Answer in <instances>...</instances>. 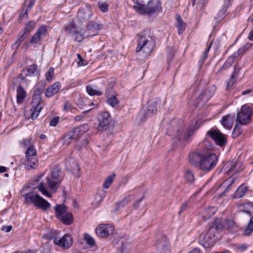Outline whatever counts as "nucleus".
Here are the masks:
<instances>
[{"mask_svg": "<svg viewBox=\"0 0 253 253\" xmlns=\"http://www.w3.org/2000/svg\"><path fill=\"white\" fill-rule=\"evenodd\" d=\"M54 75V68L53 67H50L45 73V78L46 81L51 82Z\"/></svg>", "mask_w": 253, "mask_h": 253, "instance_id": "nucleus-52", "label": "nucleus"}, {"mask_svg": "<svg viewBox=\"0 0 253 253\" xmlns=\"http://www.w3.org/2000/svg\"><path fill=\"white\" fill-rule=\"evenodd\" d=\"M226 8L225 7H223L219 10L216 16L214 17V18L217 22H220L221 20L225 18L226 16Z\"/></svg>", "mask_w": 253, "mask_h": 253, "instance_id": "nucleus-42", "label": "nucleus"}, {"mask_svg": "<svg viewBox=\"0 0 253 253\" xmlns=\"http://www.w3.org/2000/svg\"><path fill=\"white\" fill-rule=\"evenodd\" d=\"M59 117H54L50 121V125L51 126H55L59 122Z\"/></svg>", "mask_w": 253, "mask_h": 253, "instance_id": "nucleus-60", "label": "nucleus"}, {"mask_svg": "<svg viewBox=\"0 0 253 253\" xmlns=\"http://www.w3.org/2000/svg\"><path fill=\"white\" fill-rule=\"evenodd\" d=\"M85 129V128H84V131H82L80 133V137H81L82 138V142L81 146H80L79 144H77V145H76V147L79 149H81L83 147H85L87 145V144L90 140L89 137L87 135H86V136H84V137L82 136L83 133L84 132Z\"/></svg>", "mask_w": 253, "mask_h": 253, "instance_id": "nucleus-41", "label": "nucleus"}, {"mask_svg": "<svg viewBox=\"0 0 253 253\" xmlns=\"http://www.w3.org/2000/svg\"><path fill=\"white\" fill-rule=\"evenodd\" d=\"M241 68L238 63L236 64L234 66V71L231 76L229 81L227 83V89H229L232 86L236 83L238 75L239 74Z\"/></svg>", "mask_w": 253, "mask_h": 253, "instance_id": "nucleus-24", "label": "nucleus"}, {"mask_svg": "<svg viewBox=\"0 0 253 253\" xmlns=\"http://www.w3.org/2000/svg\"><path fill=\"white\" fill-rule=\"evenodd\" d=\"M63 110L66 112L71 111L74 113L77 109L74 107L70 102H66L64 103Z\"/></svg>", "mask_w": 253, "mask_h": 253, "instance_id": "nucleus-51", "label": "nucleus"}, {"mask_svg": "<svg viewBox=\"0 0 253 253\" xmlns=\"http://www.w3.org/2000/svg\"><path fill=\"white\" fill-rule=\"evenodd\" d=\"M211 44H212V42H211L209 46L206 49L204 52L203 53V54L202 55V57L203 61L207 58L208 54L209 51L211 48Z\"/></svg>", "mask_w": 253, "mask_h": 253, "instance_id": "nucleus-58", "label": "nucleus"}, {"mask_svg": "<svg viewBox=\"0 0 253 253\" xmlns=\"http://www.w3.org/2000/svg\"><path fill=\"white\" fill-rule=\"evenodd\" d=\"M234 178L231 176L223 182L222 185L223 187H226L225 191L227 190L229 187L234 183Z\"/></svg>", "mask_w": 253, "mask_h": 253, "instance_id": "nucleus-47", "label": "nucleus"}, {"mask_svg": "<svg viewBox=\"0 0 253 253\" xmlns=\"http://www.w3.org/2000/svg\"><path fill=\"white\" fill-rule=\"evenodd\" d=\"M36 26V23L34 21L29 22L26 26L24 29V32L29 33L33 31Z\"/></svg>", "mask_w": 253, "mask_h": 253, "instance_id": "nucleus-50", "label": "nucleus"}, {"mask_svg": "<svg viewBox=\"0 0 253 253\" xmlns=\"http://www.w3.org/2000/svg\"><path fill=\"white\" fill-rule=\"evenodd\" d=\"M46 178L48 187L50 189L55 190L58 188L62 180V177L59 175H50Z\"/></svg>", "mask_w": 253, "mask_h": 253, "instance_id": "nucleus-19", "label": "nucleus"}, {"mask_svg": "<svg viewBox=\"0 0 253 253\" xmlns=\"http://www.w3.org/2000/svg\"><path fill=\"white\" fill-rule=\"evenodd\" d=\"M72 28L69 27L66 28V31L70 34H72V36L74 40L78 42H81L84 39L83 35L77 31H74L75 24H72Z\"/></svg>", "mask_w": 253, "mask_h": 253, "instance_id": "nucleus-26", "label": "nucleus"}, {"mask_svg": "<svg viewBox=\"0 0 253 253\" xmlns=\"http://www.w3.org/2000/svg\"><path fill=\"white\" fill-rule=\"evenodd\" d=\"M114 228L109 224H101L95 230L96 235L100 238H107L113 233Z\"/></svg>", "mask_w": 253, "mask_h": 253, "instance_id": "nucleus-13", "label": "nucleus"}, {"mask_svg": "<svg viewBox=\"0 0 253 253\" xmlns=\"http://www.w3.org/2000/svg\"><path fill=\"white\" fill-rule=\"evenodd\" d=\"M35 2V0H25L24 4L25 6H27V9L30 10L34 5Z\"/></svg>", "mask_w": 253, "mask_h": 253, "instance_id": "nucleus-57", "label": "nucleus"}, {"mask_svg": "<svg viewBox=\"0 0 253 253\" xmlns=\"http://www.w3.org/2000/svg\"><path fill=\"white\" fill-rule=\"evenodd\" d=\"M84 239L90 246L92 247L95 245L94 239L87 233L84 234Z\"/></svg>", "mask_w": 253, "mask_h": 253, "instance_id": "nucleus-46", "label": "nucleus"}, {"mask_svg": "<svg viewBox=\"0 0 253 253\" xmlns=\"http://www.w3.org/2000/svg\"><path fill=\"white\" fill-rule=\"evenodd\" d=\"M93 15V12L91 6L85 5L78 10L77 17L80 22L83 23L90 19Z\"/></svg>", "mask_w": 253, "mask_h": 253, "instance_id": "nucleus-11", "label": "nucleus"}, {"mask_svg": "<svg viewBox=\"0 0 253 253\" xmlns=\"http://www.w3.org/2000/svg\"><path fill=\"white\" fill-rule=\"evenodd\" d=\"M193 133L194 130L192 128L189 129L184 135H182L181 131L177 130V132L173 135V136L175 138H177L180 140L183 139L185 140H187L189 137L193 134Z\"/></svg>", "mask_w": 253, "mask_h": 253, "instance_id": "nucleus-30", "label": "nucleus"}, {"mask_svg": "<svg viewBox=\"0 0 253 253\" xmlns=\"http://www.w3.org/2000/svg\"><path fill=\"white\" fill-rule=\"evenodd\" d=\"M38 75L37 71V66L33 64L27 68L23 69L20 75V78L22 80H24L26 84L35 80Z\"/></svg>", "mask_w": 253, "mask_h": 253, "instance_id": "nucleus-8", "label": "nucleus"}, {"mask_svg": "<svg viewBox=\"0 0 253 253\" xmlns=\"http://www.w3.org/2000/svg\"><path fill=\"white\" fill-rule=\"evenodd\" d=\"M252 114V110L250 106L243 105L237 114L236 123L242 125L248 124L251 120Z\"/></svg>", "mask_w": 253, "mask_h": 253, "instance_id": "nucleus-6", "label": "nucleus"}, {"mask_svg": "<svg viewBox=\"0 0 253 253\" xmlns=\"http://www.w3.org/2000/svg\"><path fill=\"white\" fill-rule=\"evenodd\" d=\"M26 203H33L38 208L46 211L50 207V204L35 192H29L24 195Z\"/></svg>", "mask_w": 253, "mask_h": 253, "instance_id": "nucleus-3", "label": "nucleus"}, {"mask_svg": "<svg viewBox=\"0 0 253 253\" xmlns=\"http://www.w3.org/2000/svg\"><path fill=\"white\" fill-rule=\"evenodd\" d=\"M115 175H109V176L107 177L103 184L104 188L107 189L110 187L115 179Z\"/></svg>", "mask_w": 253, "mask_h": 253, "instance_id": "nucleus-43", "label": "nucleus"}, {"mask_svg": "<svg viewBox=\"0 0 253 253\" xmlns=\"http://www.w3.org/2000/svg\"><path fill=\"white\" fill-rule=\"evenodd\" d=\"M161 7V4L158 1L150 0L148 3V14L150 15L158 11Z\"/></svg>", "mask_w": 253, "mask_h": 253, "instance_id": "nucleus-27", "label": "nucleus"}, {"mask_svg": "<svg viewBox=\"0 0 253 253\" xmlns=\"http://www.w3.org/2000/svg\"><path fill=\"white\" fill-rule=\"evenodd\" d=\"M224 227V221L222 219H216L209 229H213V232L220 238V232Z\"/></svg>", "mask_w": 253, "mask_h": 253, "instance_id": "nucleus-21", "label": "nucleus"}, {"mask_svg": "<svg viewBox=\"0 0 253 253\" xmlns=\"http://www.w3.org/2000/svg\"><path fill=\"white\" fill-rule=\"evenodd\" d=\"M150 29H145L141 34L138 35L139 38L136 49L137 52L142 51L146 55H148L153 51L155 42L150 36Z\"/></svg>", "mask_w": 253, "mask_h": 253, "instance_id": "nucleus-2", "label": "nucleus"}, {"mask_svg": "<svg viewBox=\"0 0 253 253\" xmlns=\"http://www.w3.org/2000/svg\"><path fill=\"white\" fill-rule=\"evenodd\" d=\"M238 209L242 220L248 222L247 226L244 229L243 234L249 236L253 232V203L240 204Z\"/></svg>", "mask_w": 253, "mask_h": 253, "instance_id": "nucleus-1", "label": "nucleus"}, {"mask_svg": "<svg viewBox=\"0 0 253 253\" xmlns=\"http://www.w3.org/2000/svg\"><path fill=\"white\" fill-rule=\"evenodd\" d=\"M59 219L64 224L70 225L73 221V215L71 212L67 211Z\"/></svg>", "mask_w": 253, "mask_h": 253, "instance_id": "nucleus-34", "label": "nucleus"}, {"mask_svg": "<svg viewBox=\"0 0 253 253\" xmlns=\"http://www.w3.org/2000/svg\"><path fill=\"white\" fill-rule=\"evenodd\" d=\"M26 97V92L24 88L19 85L17 89V102L22 103Z\"/></svg>", "mask_w": 253, "mask_h": 253, "instance_id": "nucleus-35", "label": "nucleus"}, {"mask_svg": "<svg viewBox=\"0 0 253 253\" xmlns=\"http://www.w3.org/2000/svg\"><path fill=\"white\" fill-rule=\"evenodd\" d=\"M208 134L212 138L217 145L222 146L225 144L226 139L225 135L219 130L211 129L208 132Z\"/></svg>", "mask_w": 253, "mask_h": 253, "instance_id": "nucleus-14", "label": "nucleus"}, {"mask_svg": "<svg viewBox=\"0 0 253 253\" xmlns=\"http://www.w3.org/2000/svg\"><path fill=\"white\" fill-rule=\"evenodd\" d=\"M169 244L168 239L165 236H162L157 241L156 245L158 253H169Z\"/></svg>", "mask_w": 253, "mask_h": 253, "instance_id": "nucleus-17", "label": "nucleus"}, {"mask_svg": "<svg viewBox=\"0 0 253 253\" xmlns=\"http://www.w3.org/2000/svg\"><path fill=\"white\" fill-rule=\"evenodd\" d=\"M46 33L47 30L45 26L40 27L31 38L30 43L31 44L39 43L46 36Z\"/></svg>", "mask_w": 253, "mask_h": 253, "instance_id": "nucleus-16", "label": "nucleus"}, {"mask_svg": "<svg viewBox=\"0 0 253 253\" xmlns=\"http://www.w3.org/2000/svg\"><path fill=\"white\" fill-rule=\"evenodd\" d=\"M215 91L213 86L203 91L196 100V105L199 108L203 107L206 103L212 96Z\"/></svg>", "mask_w": 253, "mask_h": 253, "instance_id": "nucleus-10", "label": "nucleus"}, {"mask_svg": "<svg viewBox=\"0 0 253 253\" xmlns=\"http://www.w3.org/2000/svg\"><path fill=\"white\" fill-rule=\"evenodd\" d=\"M219 239V237L213 232V229H209L206 234H201L199 239V243L205 248H208L212 246L216 240Z\"/></svg>", "mask_w": 253, "mask_h": 253, "instance_id": "nucleus-4", "label": "nucleus"}, {"mask_svg": "<svg viewBox=\"0 0 253 253\" xmlns=\"http://www.w3.org/2000/svg\"><path fill=\"white\" fill-rule=\"evenodd\" d=\"M101 25L95 21H89L86 25L87 36H93L100 30Z\"/></svg>", "mask_w": 253, "mask_h": 253, "instance_id": "nucleus-22", "label": "nucleus"}, {"mask_svg": "<svg viewBox=\"0 0 253 253\" xmlns=\"http://www.w3.org/2000/svg\"><path fill=\"white\" fill-rule=\"evenodd\" d=\"M247 191V187L244 185H242L235 192L233 197L236 199L240 198L245 194Z\"/></svg>", "mask_w": 253, "mask_h": 253, "instance_id": "nucleus-36", "label": "nucleus"}, {"mask_svg": "<svg viewBox=\"0 0 253 253\" xmlns=\"http://www.w3.org/2000/svg\"><path fill=\"white\" fill-rule=\"evenodd\" d=\"M42 108V107L39 104L32 106L30 111L31 112V118L33 120H35L37 118Z\"/></svg>", "mask_w": 253, "mask_h": 253, "instance_id": "nucleus-40", "label": "nucleus"}, {"mask_svg": "<svg viewBox=\"0 0 253 253\" xmlns=\"http://www.w3.org/2000/svg\"><path fill=\"white\" fill-rule=\"evenodd\" d=\"M217 161V157L215 154L203 155L200 162V168L201 170L209 171L215 167Z\"/></svg>", "mask_w": 253, "mask_h": 253, "instance_id": "nucleus-7", "label": "nucleus"}, {"mask_svg": "<svg viewBox=\"0 0 253 253\" xmlns=\"http://www.w3.org/2000/svg\"><path fill=\"white\" fill-rule=\"evenodd\" d=\"M98 5L99 9L103 12H107L108 10V4L106 2H98Z\"/></svg>", "mask_w": 253, "mask_h": 253, "instance_id": "nucleus-54", "label": "nucleus"}, {"mask_svg": "<svg viewBox=\"0 0 253 253\" xmlns=\"http://www.w3.org/2000/svg\"><path fill=\"white\" fill-rule=\"evenodd\" d=\"M61 172V168L59 166L55 165L53 167L51 174H58Z\"/></svg>", "mask_w": 253, "mask_h": 253, "instance_id": "nucleus-61", "label": "nucleus"}, {"mask_svg": "<svg viewBox=\"0 0 253 253\" xmlns=\"http://www.w3.org/2000/svg\"><path fill=\"white\" fill-rule=\"evenodd\" d=\"M27 158V163L25 165V168L27 169L34 168L37 166L38 160L34 157L37 154V151L33 146H29L25 153Z\"/></svg>", "mask_w": 253, "mask_h": 253, "instance_id": "nucleus-9", "label": "nucleus"}, {"mask_svg": "<svg viewBox=\"0 0 253 253\" xmlns=\"http://www.w3.org/2000/svg\"><path fill=\"white\" fill-rule=\"evenodd\" d=\"M69 161L70 165L69 172H71L72 174H76L79 172L80 171V168L78 164L73 159H71Z\"/></svg>", "mask_w": 253, "mask_h": 253, "instance_id": "nucleus-38", "label": "nucleus"}, {"mask_svg": "<svg viewBox=\"0 0 253 253\" xmlns=\"http://www.w3.org/2000/svg\"><path fill=\"white\" fill-rule=\"evenodd\" d=\"M235 119V114H228L222 117L220 121L222 126L227 129H230L233 126Z\"/></svg>", "mask_w": 253, "mask_h": 253, "instance_id": "nucleus-20", "label": "nucleus"}, {"mask_svg": "<svg viewBox=\"0 0 253 253\" xmlns=\"http://www.w3.org/2000/svg\"><path fill=\"white\" fill-rule=\"evenodd\" d=\"M177 28L179 34H181L184 31L186 27V23L183 22L180 15H177Z\"/></svg>", "mask_w": 253, "mask_h": 253, "instance_id": "nucleus-39", "label": "nucleus"}, {"mask_svg": "<svg viewBox=\"0 0 253 253\" xmlns=\"http://www.w3.org/2000/svg\"><path fill=\"white\" fill-rule=\"evenodd\" d=\"M60 89V84L59 82H56L46 88L45 95L48 97H52L55 94L58 93Z\"/></svg>", "mask_w": 253, "mask_h": 253, "instance_id": "nucleus-25", "label": "nucleus"}, {"mask_svg": "<svg viewBox=\"0 0 253 253\" xmlns=\"http://www.w3.org/2000/svg\"><path fill=\"white\" fill-rule=\"evenodd\" d=\"M12 226L11 225L3 226L2 228V230L5 231V232H10L12 230Z\"/></svg>", "mask_w": 253, "mask_h": 253, "instance_id": "nucleus-62", "label": "nucleus"}, {"mask_svg": "<svg viewBox=\"0 0 253 253\" xmlns=\"http://www.w3.org/2000/svg\"><path fill=\"white\" fill-rule=\"evenodd\" d=\"M133 198V195H128L122 201L115 204V211H118L120 209L127 205Z\"/></svg>", "mask_w": 253, "mask_h": 253, "instance_id": "nucleus-28", "label": "nucleus"}, {"mask_svg": "<svg viewBox=\"0 0 253 253\" xmlns=\"http://www.w3.org/2000/svg\"><path fill=\"white\" fill-rule=\"evenodd\" d=\"M87 92L90 95H101L102 92L101 91V88L97 87L96 86L87 85L86 87Z\"/></svg>", "mask_w": 253, "mask_h": 253, "instance_id": "nucleus-33", "label": "nucleus"}, {"mask_svg": "<svg viewBox=\"0 0 253 253\" xmlns=\"http://www.w3.org/2000/svg\"><path fill=\"white\" fill-rule=\"evenodd\" d=\"M216 211V208L214 207H209L205 211L206 218H210L215 214Z\"/></svg>", "mask_w": 253, "mask_h": 253, "instance_id": "nucleus-44", "label": "nucleus"}, {"mask_svg": "<svg viewBox=\"0 0 253 253\" xmlns=\"http://www.w3.org/2000/svg\"><path fill=\"white\" fill-rule=\"evenodd\" d=\"M185 180L188 183H192L194 181V175H184Z\"/></svg>", "mask_w": 253, "mask_h": 253, "instance_id": "nucleus-59", "label": "nucleus"}, {"mask_svg": "<svg viewBox=\"0 0 253 253\" xmlns=\"http://www.w3.org/2000/svg\"><path fill=\"white\" fill-rule=\"evenodd\" d=\"M107 102L113 107H116L118 105L119 101L115 96H112L107 99Z\"/></svg>", "mask_w": 253, "mask_h": 253, "instance_id": "nucleus-48", "label": "nucleus"}, {"mask_svg": "<svg viewBox=\"0 0 253 253\" xmlns=\"http://www.w3.org/2000/svg\"><path fill=\"white\" fill-rule=\"evenodd\" d=\"M203 155L197 153H193L189 156V162L190 163L195 166H197L199 164L200 166V162L202 161Z\"/></svg>", "mask_w": 253, "mask_h": 253, "instance_id": "nucleus-29", "label": "nucleus"}, {"mask_svg": "<svg viewBox=\"0 0 253 253\" xmlns=\"http://www.w3.org/2000/svg\"><path fill=\"white\" fill-rule=\"evenodd\" d=\"M77 57L79 60V61L78 62V66H85L87 65L88 62L86 60L84 59L80 54H77Z\"/></svg>", "mask_w": 253, "mask_h": 253, "instance_id": "nucleus-56", "label": "nucleus"}, {"mask_svg": "<svg viewBox=\"0 0 253 253\" xmlns=\"http://www.w3.org/2000/svg\"><path fill=\"white\" fill-rule=\"evenodd\" d=\"M56 217L59 219L67 212V207L63 204L57 205L54 207Z\"/></svg>", "mask_w": 253, "mask_h": 253, "instance_id": "nucleus-31", "label": "nucleus"}, {"mask_svg": "<svg viewBox=\"0 0 253 253\" xmlns=\"http://www.w3.org/2000/svg\"><path fill=\"white\" fill-rule=\"evenodd\" d=\"M160 103V100L159 98H155L149 101L148 102V107L144 112L145 117H149L153 114L155 113L157 111V106Z\"/></svg>", "mask_w": 253, "mask_h": 253, "instance_id": "nucleus-18", "label": "nucleus"}, {"mask_svg": "<svg viewBox=\"0 0 253 253\" xmlns=\"http://www.w3.org/2000/svg\"><path fill=\"white\" fill-rule=\"evenodd\" d=\"M87 127V125H84L79 127H76L65 134L61 141L63 144L69 145L72 140H77L80 138V133L84 131V128Z\"/></svg>", "mask_w": 253, "mask_h": 253, "instance_id": "nucleus-5", "label": "nucleus"}, {"mask_svg": "<svg viewBox=\"0 0 253 253\" xmlns=\"http://www.w3.org/2000/svg\"><path fill=\"white\" fill-rule=\"evenodd\" d=\"M187 207H188L187 203H183L181 206V208L180 211L179 212V213L180 214L181 212L186 210L187 209Z\"/></svg>", "mask_w": 253, "mask_h": 253, "instance_id": "nucleus-63", "label": "nucleus"}, {"mask_svg": "<svg viewBox=\"0 0 253 253\" xmlns=\"http://www.w3.org/2000/svg\"><path fill=\"white\" fill-rule=\"evenodd\" d=\"M238 124L236 123L235 126L234 128V129L233 130L232 132V135L233 137H237L241 134V131L240 128L238 126Z\"/></svg>", "mask_w": 253, "mask_h": 253, "instance_id": "nucleus-55", "label": "nucleus"}, {"mask_svg": "<svg viewBox=\"0 0 253 253\" xmlns=\"http://www.w3.org/2000/svg\"><path fill=\"white\" fill-rule=\"evenodd\" d=\"M54 243L65 250L70 248L73 244V238L70 234H65L61 238H55Z\"/></svg>", "mask_w": 253, "mask_h": 253, "instance_id": "nucleus-12", "label": "nucleus"}, {"mask_svg": "<svg viewBox=\"0 0 253 253\" xmlns=\"http://www.w3.org/2000/svg\"><path fill=\"white\" fill-rule=\"evenodd\" d=\"M133 8L135 10L136 12L140 14H148V5H145L137 2L133 5Z\"/></svg>", "mask_w": 253, "mask_h": 253, "instance_id": "nucleus-32", "label": "nucleus"}, {"mask_svg": "<svg viewBox=\"0 0 253 253\" xmlns=\"http://www.w3.org/2000/svg\"><path fill=\"white\" fill-rule=\"evenodd\" d=\"M144 195L138 201H137L134 204V208L135 209H137L138 208L139 204L141 203L142 201V200L144 198Z\"/></svg>", "mask_w": 253, "mask_h": 253, "instance_id": "nucleus-64", "label": "nucleus"}, {"mask_svg": "<svg viewBox=\"0 0 253 253\" xmlns=\"http://www.w3.org/2000/svg\"><path fill=\"white\" fill-rule=\"evenodd\" d=\"M38 190L42 193V195L47 197H51V194L47 190L43 184L41 182L38 186Z\"/></svg>", "mask_w": 253, "mask_h": 253, "instance_id": "nucleus-45", "label": "nucleus"}, {"mask_svg": "<svg viewBox=\"0 0 253 253\" xmlns=\"http://www.w3.org/2000/svg\"><path fill=\"white\" fill-rule=\"evenodd\" d=\"M98 120L99 124L97 128L99 130L106 129L111 121L109 113L106 112H102L99 114Z\"/></svg>", "mask_w": 253, "mask_h": 253, "instance_id": "nucleus-15", "label": "nucleus"}, {"mask_svg": "<svg viewBox=\"0 0 253 253\" xmlns=\"http://www.w3.org/2000/svg\"><path fill=\"white\" fill-rule=\"evenodd\" d=\"M229 166L231 167L227 171V173L235 174L236 173L241 172V169H240L241 166V164L240 163H237L233 166H231V163H228L227 164V167Z\"/></svg>", "mask_w": 253, "mask_h": 253, "instance_id": "nucleus-37", "label": "nucleus"}, {"mask_svg": "<svg viewBox=\"0 0 253 253\" xmlns=\"http://www.w3.org/2000/svg\"><path fill=\"white\" fill-rule=\"evenodd\" d=\"M27 35L25 32H24L23 34L19 38V39L15 42L12 45V47L15 49H17L21 43L26 38Z\"/></svg>", "mask_w": 253, "mask_h": 253, "instance_id": "nucleus-49", "label": "nucleus"}, {"mask_svg": "<svg viewBox=\"0 0 253 253\" xmlns=\"http://www.w3.org/2000/svg\"><path fill=\"white\" fill-rule=\"evenodd\" d=\"M239 57L238 53H234L232 55L229 56L226 60L223 65L221 67L217 72V74H220L223 73L224 70H227L233 64L235 59Z\"/></svg>", "mask_w": 253, "mask_h": 253, "instance_id": "nucleus-23", "label": "nucleus"}, {"mask_svg": "<svg viewBox=\"0 0 253 253\" xmlns=\"http://www.w3.org/2000/svg\"><path fill=\"white\" fill-rule=\"evenodd\" d=\"M252 45V44L251 43H246L244 46L239 48L237 51L235 53H238L239 54V56L240 54H244V52L248 49L250 48Z\"/></svg>", "mask_w": 253, "mask_h": 253, "instance_id": "nucleus-53", "label": "nucleus"}]
</instances>
